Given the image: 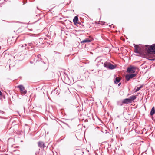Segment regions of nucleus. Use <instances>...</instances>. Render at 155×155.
I'll use <instances>...</instances> for the list:
<instances>
[{
	"label": "nucleus",
	"instance_id": "obj_1",
	"mask_svg": "<svg viewBox=\"0 0 155 155\" xmlns=\"http://www.w3.org/2000/svg\"><path fill=\"white\" fill-rule=\"evenodd\" d=\"M35 43L34 42L28 43L27 44H25L23 45H20L18 46V48L21 49V48H23L24 50L29 49L31 50L35 47Z\"/></svg>",
	"mask_w": 155,
	"mask_h": 155
},
{
	"label": "nucleus",
	"instance_id": "obj_2",
	"mask_svg": "<svg viewBox=\"0 0 155 155\" xmlns=\"http://www.w3.org/2000/svg\"><path fill=\"white\" fill-rule=\"evenodd\" d=\"M136 69V68L135 67L131 66L127 68V71L129 73H133L135 72Z\"/></svg>",
	"mask_w": 155,
	"mask_h": 155
},
{
	"label": "nucleus",
	"instance_id": "obj_3",
	"mask_svg": "<svg viewBox=\"0 0 155 155\" xmlns=\"http://www.w3.org/2000/svg\"><path fill=\"white\" fill-rule=\"evenodd\" d=\"M136 75L137 74H127L125 76L126 79L127 81H128L130 79L132 78Z\"/></svg>",
	"mask_w": 155,
	"mask_h": 155
},
{
	"label": "nucleus",
	"instance_id": "obj_4",
	"mask_svg": "<svg viewBox=\"0 0 155 155\" xmlns=\"http://www.w3.org/2000/svg\"><path fill=\"white\" fill-rule=\"evenodd\" d=\"M154 50H155V44H153L148 48V51L149 53H151L152 51H154Z\"/></svg>",
	"mask_w": 155,
	"mask_h": 155
},
{
	"label": "nucleus",
	"instance_id": "obj_5",
	"mask_svg": "<svg viewBox=\"0 0 155 155\" xmlns=\"http://www.w3.org/2000/svg\"><path fill=\"white\" fill-rule=\"evenodd\" d=\"M18 87L20 89V90L24 94H25L27 93V91L25 90L24 87L22 85H20L18 86Z\"/></svg>",
	"mask_w": 155,
	"mask_h": 155
},
{
	"label": "nucleus",
	"instance_id": "obj_6",
	"mask_svg": "<svg viewBox=\"0 0 155 155\" xmlns=\"http://www.w3.org/2000/svg\"><path fill=\"white\" fill-rule=\"evenodd\" d=\"M92 41V39L88 38H86L85 39L81 41V43L82 44L84 43H88L91 42Z\"/></svg>",
	"mask_w": 155,
	"mask_h": 155
},
{
	"label": "nucleus",
	"instance_id": "obj_7",
	"mask_svg": "<svg viewBox=\"0 0 155 155\" xmlns=\"http://www.w3.org/2000/svg\"><path fill=\"white\" fill-rule=\"evenodd\" d=\"M38 147H39L41 148H44L46 147L44 143L42 141H40L38 142Z\"/></svg>",
	"mask_w": 155,
	"mask_h": 155
},
{
	"label": "nucleus",
	"instance_id": "obj_8",
	"mask_svg": "<svg viewBox=\"0 0 155 155\" xmlns=\"http://www.w3.org/2000/svg\"><path fill=\"white\" fill-rule=\"evenodd\" d=\"M122 103L125 104H130L131 103V102L130 101V100L129 98H126L125 99H124L122 101Z\"/></svg>",
	"mask_w": 155,
	"mask_h": 155
},
{
	"label": "nucleus",
	"instance_id": "obj_9",
	"mask_svg": "<svg viewBox=\"0 0 155 155\" xmlns=\"http://www.w3.org/2000/svg\"><path fill=\"white\" fill-rule=\"evenodd\" d=\"M78 21V18L77 16H75L73 19L74 23L76 25H77Z\"/></svg>",
	"mask_w": 155,
	"mask_h": 155
},
{
	"label": "nucleus",
	"instance_id": "obj_10",
	"mask_svg": "<svg viewBox=\"0 0 155 155\" xmlns=\"http://www.w3.org/2000/svg\"><path fill=\"white\" fill-rule=\"evenodd\" d=\"M121 78L120 77H116L114 81V82L115 84H117L121 80Z\"/></svg>",
	"mask_w": 155,
	"mask_h": 155
},
{
	"label": "nucleus",
	"instance_id": "obj_11",
	"mask_svg": "<svg viewBox=\"0 0 155 155\" xmlns=\"http://www.w3.org/2000/svg\"><path fill=\"white\" fill-rule=\"evenodd\" d=\"M116 65H114L110 63L109 64V66H108V69H109L112 70L116 68Z\"/></svg>",
	"mask_w": 155,
	"mask_h": 155
},
{
	"label": "nucleus",
	"instance_id": "obj_12",
	"mask_svg": "<svg viewBox=\"0 0 155 155\" xmlns=\"http://www.w3.org/2000/svg\"><path fill=\"white\" fill-rule=\"evenodd\" d=\"M129 98L130 100V101L132 103L133 101L135 100L136 99V97L135 95H132Z\"/></svg>",
	"mask_w": 155,
	"mask_h": 155
},
{
	"label": "nucleus",
	"instance_id": "obj_13",
	"mask_svg": "<svg viewBox=\"0 0 155 155\" xmlns=\"http://www.w3.org/2000/svg\"><path fill=\"white\" fill-rule=\"evenodd\" d=\"M35 60H36V61H39L41 60V55L40 54H38L36 57L35 59Z\"/></svg>",
	"mask_w": 155,
	"mask_h": 155
},
{
	"label": "nucleus",
	"instance_id": "obj_14",
	"mask_svg": "<svg viewBox=\"0 0 155 155\" xmlns=\"http://www.w3.org/2000/svg\"><path fill=\"white\" fill-rule=\"evenodd\" d=\"M155 113V109L154 107H153L151 109L150 112V114L151 115H153Z\"/></svg>",
	"mask_w": 155,
	"mask_h": 155
},
{
	"label": "nucleus",
	"instance_id": "obj_15",
	"mask_svg": "<svg viewBox=\"0 0 155 155\" xmlns=\"http://www.w3.org/2000/svg\"><path fill=\"white\" fill-rule=\"evenodd\" d=\"M110 63L106 62H105L104 64V66L107 68L108 69V66H109Z\"/></svg>",
	"mask_w": 155,
	"mask_h": 155
},
{
	"label": "nucleus",
	"instance_id": "obj_16",
	"mask_svg": "<svg viewBox=\"0 0 155 155\" xmlns=\"http://www.w3.org/2000/svg\"><path fill=\"white\" fill-rule=\"evenodd\" d=\"M76 152L77 153H79L80 155H82L84 153L83 152H82V151L80 150H76Z\"/></svg>",
	"mask_w": 155,
	"mask_h": 155
},
{
	"label": "nucleus",
	"instance_id": "obj_17",
	"mask_svg": "<svg viewBox=\"0 0 155 155\" xmlns=\"http://www.w3.org/2000/svg\"><path fill=\"white\" fill-rule=\"evenodd\" d=\"M143 85H141L139 87H137L136 89H135V92H136L139 91L142 87Z\"/></svg>",
	"mask_w": 155,
	"mask_h": 155
},
{
	"label": "nucleus",
	"instance_id": "obj_18",
	"mask_svg": "<svg viewBox=\"0 0 155 155\" xmlns=\"http://www.w3.org/2000/svg\"><path fill=\"white\" fill-rule=\"evenodd\" d=\"M134 45L135 50H138L139 48V49H140L139 47L138 46V45H135V44H134Z\"/></svg>",
	"mask_w": 155,
	"mask_h": 155
},
{
	"label": "nucleus",
	"instance_id": "obj_19",
	"mask_svg": "<svg viewBox=\"0 0 155 155\" xmlns=\"http://www.w3.org/2000/svg\"><path fill=\"white\" fill-rule=\"evenodd\" d=\"M123 103H122V102H121L120 101H118L117 102V104L119 105H120V106H122Z\"/></svg>",
	"mask_w": 155,
	"mask_h": 155
},
{
	"label": "nucleus",
	"instance_id": "obj_20",
	"mask_svg": "<svg viewBox=\"0 0 155 155\" xmlns=\"http://www.w3.org/2000/svg\"><path fill=\"white\" fill-rule=\"evenodd\" d=\"M148 59L149 60H150V61H154V60H155V58H148Z\"/></svg>",
	"mask_w": 155,
	"mask_h": 155
},
{
	"label": "nucleus",
	"instance_id": "obj_21",
	"mask_svg": "<svg viewBox=\"0 0 155 155\" xmlns=\"http://www.w3.org/2000/svg\"><path fill=\"white\" fill-rule=\"evenodd\" d=\"M134 52L137 53H140V52L138 50H135Z\"/></svg>",
	"mask_w": 155,
	"mask_h": 155
},
{
	"label": "nucleus",
	"instance_id": "obj_22",
	"mask_svg": "<svg viewBox=\"0 0 155 155\" xmlns=\"http://www.w3.org/2000/svg\"><path fill=\"white\" fill-rule=\"evenodd\" d=\"M151 53H153L155 54V50L154 51H152V52Z\"/></svg>",
	"mask_w": 155,
	"mask_h": 155
},
{
	"label": "nucleus",
	"instance_id": "obj_23",
	"mask_svg": "<svg viewBox=\"0 0 155 155\" xmlns=\"http://www.w3.org/2000/svg\"><path fill=\"white\" fill-rule=\"evenodd\" d=\"M121 84V83H119L118 84V86H119Z\"/></svg>",
	"mask_w": 155,
	"mask_h": 155
},
{
	"label": "nucleus",
	"instance_id": "obj_24",
	"mask_svg": "<svg viewBox=\"0 0 155 155\" xmlns=\"http://www.w3.org/2000/svg\"><path fill=\"white\" fill-rule=\"evenodd\" d=\"M2 95V93L0 91V96Z\"/></svg>",
	"mask_w": 155,
	"mask_h": 155
},
{
	"label": "nucleus",
	"instance_id": "obj_25",
	"mask_svg": "<svg viewBox=\"0 0 155 155\" xmlns=\"http://www.w3.org/2000/svg\"><path fill=\"white\" fill-rule=\"evenodd\" d=\"M77 24H81V23H80V22H79H79H78V23Z\"/></svg>",
	"mask_w": 155,
	"mask_h": 155
},
{
	"label": "nucleus",
	"instance_id": "obj_26",
	"mask_svg": "<svg viewBox=\"0 0 155 155\" xmlns=\"http://www.w3.org/2000/svg\"><path fill=\"white\" fill-rule=\"evenodd\" d=\"M148 46V45H146V47H147Z\"/></svg>",
	"mask_w": 155,
	"mask_h": 155
},
{
	"label": "nucleus",
	"instance_id": "obj_27",
	"mask_svg": "<svg viewBox=\"0 0 155 155\" xmlns=\"http://www.w3.org/2000/svg\"><path fill=\"white\" fill-rule=\"evenodd\" d=\"M9 140H10V139H8V141H9Z\"/></svg>",
	"mask_w": 155,
	"mask_h": 155
},
{
	"label": "nucleus",
	"instance_id": "obj_28",
	"mask_svg": "<svg viewBox=\"0 0 155 155\" xmlns=\"http://www.w3.org/2000/svg\"><path fill=\"white\" fill-rule=\"evenodd\" d=\"M74 155H75V154Z\"/></svg>",
	"mask_w": 155,
	"mask_h": 155
}]
</instances>
